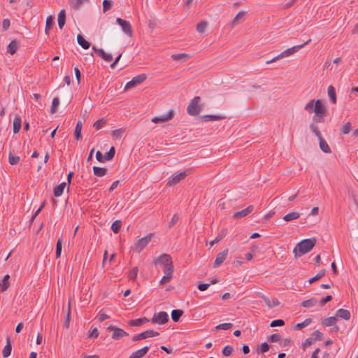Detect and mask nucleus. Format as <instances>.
<instances>
[{
  "instance_id": "obj_56",
  "label": "nucleus",
  "mask_w": 358,
  "mask_h": 358,
  "mask_svg": "<svg viewBox=\"0 0 358 358\" xmlns=\"http://www.w3.org/2000/svg\"><path fill=\"white\" fill-rule=\"evenodd\" d=\"M59 104V98L55 97L52 99L51 109H50V112H51L52 114H54L56 112V108H57V107L58 106Z\"/></svg>"
},
{
  "instance_id": "obj_49",
  "label": "nucleus",
  "mask_w": 358,
  "mask_h": 358,
  "mask_svg": "<svg viewBox=\"0 0 358 358\" xmlns=\"http://www.w3.org/2000/svg\"><path fill=\"white\" fill-rule=\"evenodd\" d=\"M8 162L11 165H16L20 162L19 156H14L11 152L8 155Z\"/></svg>"
},
{
  "instance_id": "obj_37",
  "label": "nucleus",
  "mask_w": 358,
  "mask_h": 358,
  "mask_svg": "<svg viewBox=\"0 0 358 358\" xmlns=\"http://www.w3.org/2000/svg\"><path fill=\"white\" fill-rule=\"evenodd\" d=\"M18 47V43L16 41H12L7 46V52L13 55L15 53Z\"/></svg>"
},
{
  "instance_id": "obj_11",
  "label": "nucleus",
  "mask_w": 358,
  "mask_h": 358,
  "mask_svg": "<svg viewBox=\"0 0 358 358\" xmlns=\"http://www.w3.org/2000/svg\"><path fill=\"white\" fill-rule=\"evenodd\" d=\"M174 115V111L171 109L166 113V114H163L159 116L154 117L153 118H152V122L155 124L166 122L173 119Z\"/></svg>"
},
{
  "instance_id": "obj_40",
  "label": "nucleus",
  "mask_w": 358,
  "mask_h": 358,
  "mask_svg": "<svg viewBox=\"0 0 358 358\" xmlns=\"http://www.w3.org/2000/svg\"><path fill=\"white\" fill-rule=\"evenodd\" d=\"M171 58L174 61L181 60L182 62L187 60L189 58V55L185 53L174 54L171 55Z\"/></svg>"
},
{
  "instance_id": "obj_21",
  "label": "nucleus",
  "mask_w": 358,
  "mask_h": 358,
  "mask_svg": "<svg viewBox=\"0 0 358 358\" xmlns=\"http://www.w3.org/2000/svg\"><path fill=\"white\" fill-rule=\"evenodd\" d=\"M66 185H67L66 182H63L61 184L55 187L53 189L54 196L55 197L60 196L63 194L64 188L66 187Z\"/></svg>"
},
{
  "instance_id": "obj_54",
  "label": "nucleus",
  "mask_w": 358,
  "mask_h": 358,
  "mask_svg": "<svg viewBox=\"0 0 358 358\" xmlns=\"http://www.w3.org/2000/svg\"><path fill=\"white\" fill-rule=\"evenodd\" d=\"M106 121L104 120V118L99 119L96 120L94 124L93 127L96 129H100L104 124H106Z\"/></svg>"
},
{
  "instance_id": "obj_22",
  "label": "nucleus",
  "mask_w": 358,
  "mask_h": 358,
  "mask_svg": "<svg viewBox=\"0 0 358 358\" xmlns=\"http://www.w3.org/2000/svg\"><path fill=\"white\" fill-rule=\"evenodd\" d=\"M318 140L320 148L321 150L324 153H330L331 152V148L327 141L323 138V137L322 136L319 138Z\"/></svg>"
},
{
  "instance_id": "obj_33",
  "label": "nucleus",
  "mask_w": 358,
  "mask_h": 358,
  "mask_svg": "<svg viewBox=\"0 0 358 358\" xmlns=\"http://www.w3.org/2000/svg\"><path fill=\"white\" fill-rule=\"evenodd\" d=\"M352 129V124L350 122H347L341 126L340 134L342 135L348 134Z\"/></svg>"
},
{
  "instance_id": "obj_29",
  "label": "nucleus",
  "mask_w": 358,
  "mask_h": 358,
  "mask_svg": "<svg viewBox=\"0 0 358 358\" xmlns=\"http://www.w3.org/2000/svg\"><path fill=\"white\" fill-rule=\"evenodd\" d=\"M78 43L85 50L88 49L91 44L89 41L85 39L84 36L81 34L77 36Z\"/></svg>"
},
{
  "instance_id": "obj_1",
  "label": "nucleus",
  "mask_w": 358,
  "mask_h": 358,
  "mask_svg": "<svg viewBox=\"0 0 358 358\" xmlns=\"http://www.w3.org/2000/svg\"><path fill=\"white\" fill-rule=\"evenodd\" d=\"M304 109L308 113H315L312 118V122L309 125V128L318 138L322 137V136L317 123L324 122V116L327 113L325 106L322 103V101L320 99H312L306 103Z\"/></svg>"
},
{
  "instance_id": "obj_42",
  "label": "nucleus",
  "mask_w": 358,
  "mask_h": 358,
  "mask_svg": "<svg viewBox=\"0 0 358 358\" xmlns=\"http://www.w3.org/2000/svg\"><path fill=\"white\" fill-rule=\"evenodd\" d=\"M62 241H63V238H62V236H61L57 241V245H56V254H55V256H56V258L58 259L61 257V253H62Z\"/></svg>"
},
{
  "instance_id": "obj_44",
  "label": "nucleus",
  "mask_w": 358,
  "mask_h": 358,
  "mask_svg": "<svg viewBox=\"0 0 358 358\" xmlns=\"http://www.w3.org/2000/svg\"><path fill=\"white\" fill-rule=\"evenodd\" d=\"M312 322L311 318H306L303 322L296 324L295 326L296 330H301L303 328L307 327Z\"/></svg>"
},
{
  "instance_id": "obj_50",
  "label": "nucleus",
  "mask_w": 358,
  "mask_h": 358,
  "mask_svg": "<svg viewBox=\"0 0 358 358\" xmlns=\"http://www.w3.org/2000/svg\"><path fill=\"white\" fill-rule=\"evenodd\" d=\"M124 132V129L123 128L113 130L112 131V136L115 139H120L122 137Z\"/></svg>"
},
{
  "instance_id": "obj_34",
  "label": "nucleus",
  "mask_w": 358,
  "mask_h": 358,
  "mask_svg": "<svg viewBox=\"0 0 358 358\" xmlns=\"http://www.w3.org/2000/svg\"><path fill=\"white\" fill-rule=\"evenodd\" d=\"M183 310L180 309H175L171 312V318L173 322H178L181 316L183 315Z\"/></svg>"
},
{
  "instance_id": "obj_4",
  "label": "nucleus",
  "mask_w": 358,
  "mask_h": 358,
  "mask_svg": "<svg viewBox=\"0 0 358 358\" xmlns=\"http://www.w3.org/2000/svg\"><path fill=\"white\" fill-rule=\"evenodd\" d=\"M201 101L200 96H194L187 106V111L189 115L195 116L200 113L202 106L199 105Z\"/></svg>"
},
{
  "instance_id": "obj_16",
  "label": "nucleus",
  "mask_w": 358,
  "mask_h": 358,
  "mask_svg": "<svg viewBox=\"0 0 358 358\" xmlns=\"http://www.w3.org/2000/svg\"><path fill=\"white\" fill-rule=\"evenodd\" d=\"M253 206L250 205L246 208L235 213L234 215V217L237 220L244 217L249 215L253 210Z\"/></svg>"
},
{
  "instance_id": "obj_45",
  "label": "nucleus",
  "mask_w": 358,
  "mask_h": 358,
  "mask_svg": "<svg viewBox=\"0 0 358 358\" xmlns=\"http://www.w3.org/2000/svg\"><path fill=\"white\" fill-rule=\"evenodd\" d=\"M115 154V149L113 146H112L110 148L109 151L107 152L106 153H105L103 158L106 161H110L114 157Z\"/></svg>"
},
{
  "instance_id": "obj_24",
  "label": "nucleus",
  "mask_w": 358,
  "mask_h": 358,
  "mask_svg": "<svg viewBox=\"0 0 358 358\" xmlns=\"http://www.w3.org/2000/svg\"><path fill=\"white\" fill-rule=\"evenodd\" d=\"M148 322L149 320L147 317H144L142 318L129 320V325L131 327H139Z\"/></svg>"
},
{
  "instance_id": "obj_10",
  "label": "nucleus",
  "mask_w": 358,
  "mask_h": 358,
  "mask_svg": "<svg viewBox=\"0 0 358 358\" xmlns=\"http://www.w3.org/2000/svg\"><path fill=\"white\" fill-rule=\"evenodd\" d=\"M116 22L122 27L123 32L126 35H127L129 36H132L133 31H132L131 25L129 23V22H128L125 20H123L120 17H117L116 19Z\"/></svg>"
},
{
  "instance_id": "obj_7",
  "label": "nucleus",
  "mask_w": 358,
  "mask_h": 358,
  "mask_svg": "<svg viewBox=\"0 0 358 358\" xmlns=\"http://www.w3.org/2000/svg\"><path fill=\"white\" fill-rule=\"evenodd\" d=\"M159 335V333L152 329L145 331L141 334L134 335L132 338L133 341H138L150 337H155Z\"/></svg>"
},
{
  "instance_id": "obj_38",
  "label": "nucleus",
  "mask_w": 358,
  "mask_h": 358,
  "mask_svg": "<svg viewBox=\"0 0 358 358\" xmlns=\"http://www.w3.org/2000/svg\"><path fill=\"white\" fill-rule=\"evenodd\" d=\"M81 130H82V122H81V121H78L76 125L75 130H74V136H75L76 139L80 140L82 138Z\"/></svg>"
},
{
  "instance_id": "obj_32",
  "label": "nucleus",
  "mask_w": 358,
  "mask_h": 358,
  "mask_svg": "<svg viewBox=\"0 0 358 358\" xmlns=\"http://www.w3.org/2000/svg\"><path fill=\"white\" fill-rule=\"evenodd\" d=\"M108 169L106 167H98V166H94L93 167V171L94 176L97 177H103L106 174Z\"/></svg>"
},
{
  "instance_id": "obj_2",
  "label": "nucleus",
  "mask_w": 358,
  "mask_h": 358,
  "mask_svg": "<svg viewBox=\"0 0 358 358\" xmlns=\"http://www.w3.org/2000/svg\"><path fill=\"white\" fill-rule=\"evenodd\" d=\"M316 244V238H307L299 242L293 250L295 257H301V255L310 252Z\"/></svg>"
},
{
  "instance_id": "obj_35",
  "label": "nucleus",
  "mask_w": 358,
  "mask_h": 358,
  "mask_svg": "<svg viewBox=\"0 0 358 358\" xmlns=\"http://www.w3.org/2000/svg\"><path fill=\"white\" fill-rule=\"evenodd\" d=\"M299 217H300L299 213L293 211V212L289 213L288 214L285 215L283 217V220L286 222H289V221H292L294 220H296Z\"/></svg>"
},
{
  "instance_id": "obj_62",
  "label": "nucleus",
  "mask_w": 358,
  "mask_h": 358,
  "mask_svg": "<svg viewBox=\"0 0 358 358\" xmlns=\"http://www.w3.org/2000/svg\"><path fill=\"white\" fill-rule=\"evenodd\" d=\"M10 25V21L9 19L6 18L3 20L2 22V31H6L8 29Z\"/></svg>"
},
{
  "instance_id": "obj_3",
  "label": "nucleus",
  "mask_w": 358,
  "mask_h": 358,
  "mask_svg": "<svg viewBox=\"0 0 358 358\" xmlns=\"http://www.w3.org/2000/svg\"><path fill=\"white\" fill-rule=\"evenodd\" d=\"M310 41H311V39H309L303 44L294 45L290 48H288V49L285 50V51L282 52L280 54H279L276 57H274L273 58H272L271 60L266 61V63L270 64V63L274 62L280 59H282V58H284L286 57H289V56L293 55L294 53L298 52L299 50L303 48L306 45L308 44Z\"/></svg>"
},
{
  "instance_id": "obj_63",
  "label": "nucleus",
  "mask_w": 358,
  "mask_h": 358,
  "mask_svg": "<svg viewBox=\"0 0 358 358\" xmlns=\"http://www.w3.org/2000/svg\"><path fill=\"white\" fill-rule=\"evenodd\" d=\"M313 336H314L313 339H315V341H322L323 338V334L319 330H315L313 333Z\"/></svg>"
},
{
  "instance_id": "obj_61",
  "label": "nucleus",
  "mask_w": 358,
  "mask_h": 358,
  "mask_svg": "<svg viewBox=\"0 0 358 358\" xmlns=\"http://www.w3.org/2000/svg\"><path fill=\"white\" fill-rule=\"evenodd\" d=\"M173 271H174L173 265H171L169 267H166V268H163V271H164L165 275H169V276L173 277Z\"/></svg>"
},
{
  "instance_id": "obj_58",
  "label": "nucleus",
  "mask_w": 358,
  "mask_h": 358,
  "mask_svg": "<svg viewBox=\"0 0 358 358\" xmlns=\"http://www.w3.org/2000/svg\"><path fill=\"white\" fill-rule=\"evenodd\" d=\"M270 345L267 343L264 342L260 345L259 348L258 349V352L262 354L265 353L268 351Z\"/></svg>"
},
{
  "instance_id": "obj_43",
  "label": "nucleus",
  "mask_w": 358,
  "mask_h": 358,
  "mask_svg": "<svg viewBox=\"0 0 358 358\" xmlns=\"http://www.w3.org/2000/svg\"><path fill=\"white\" fill-rule=\"evenodd\" d=\"M9 278L10 275L8 274L3 276L2 282H1L2 284L1 292L6 291L10 287Z\"/></svg>"
},
{
  "instance_id": "obj_39",
  "label": "nucleus",
  "mask_w": 358,
  "mask_h": 358,
  "mask_svg": "<svg viewBox=\"0 0 358 358\" xmlns=\"http://www.w3.org/2000/svg\"><path fill=\"white\" fill-rule=\"evenodd\" d=\"M226 234H227V229H222L220 231V232L219 233V234L217 235V236L210 243V245L212 246L215 243H219L224 237H225Z\"/></svg>"
},
{
  "instance_id": "obj_31",
  "label": "nucleus",
  "mask_w": 358,
  "mask_h": 358,
  "mask_svg": "<svg viewBox=\"0 0 358 358\" xmlns=\"http://www.w3.org/2000/svg\"><path fill=\"white\" fill-rule=\"evenodd\" d=\"M54 24H55L54 17H52V15L47 17L46 21H45V34H47V35L49 34V31L52 29Z\"/></svg>"
},
{
  "instance_id": "obj_60",
  "label": "nucleus",
  "mask_w": 358,
  "mask_h": 358,
  "mask_svg": "<svg viewBox=\"0 0 358 358\" xmlns=\"http://www.w3.org/2000/svg\"><path fill=\"white\" fill-rule=\"evenodd\" d=\"M233 352V348L230 345H227L222 349V354L225 357H229Z\"/></svg>"
},
{
  "instance_id": "obj_17",
  "label": "nucleus",
  "mask_w": 358,
  "mask_h": 358,
  "mask_svg": "<svg viewBox=\"0 0 358 358\" xmlns=\"http://www.w3.org/2000/svg\"><path fill=\"white\" fill-rule=\"evenodd\" d=\"M199 118L203 122H208V121H218L221 120H224L226 118L224 115H205L200 116Z\"/></svg>"
},
{
  "instance_id": "obj_20",
  "label": "nucleus",
  "mask_w": 358,
  "mask_h": 358,
  "mask_svg": "<svg viewBox=\"0 0 358 358\" xmlns=\"http://www.w3.org/2000/svg\"><path fill=\"white\" fill-rule=\"evenodd\" d=\"M58 26L60 29H62L66 23V10L62 9L58 14Z\"/></svg>"
},
{
  "instance_id": "obj_23",
  "label": "nucleus",
  "mask_w": 358,
  "mask_h": 358,
  "mask_svg": "<svg viewBox=\"0 0 358 358\" xmlns=\"http://www.w3.org/2000/svg\"><path fill=\"white\" fill-rule=\"evenodd\" d=\"M261 297L269 308L275 307L280 305V301L275 298H273L272 299V300H270L269 298L266 297L264 295H262Z\"/></svg>"
},
{
  "instance_id": "obj_9",
  "label": "nucleus",
  "mask_w": 358,
  "mask_h": 358,
  "mask_svg": "<svg viewBox=\"0 0 358 358\" xmlns=\"http://www.w3.org/2000/svg\"><path fill=\"white\" fill-rule=\"evenodd\" d=\"M146 78L147 77L145 74H140L134 77L130 81L127 83L124 87V90H127L137 86L145 80Z\"/></svg>"
},
{
  "instance_id": "obj_14",
  "label": "nucleus",
  "mask_w": 358,
  "mask_h": 358,
  "mask_svg": "<svg viewBox=\"0 0 358 358\" xmlns=\"http://www.w3.org/2000/svg\"><path fill=\"white\" fill-rule=\"evenodd\" d=\"M228 255V249H225L222 250V252H219L214 262V266L217 267L222 264L224 261L226 259L227 256Z\"/></svg>"
},
{
  "instance_id": "obj_55",
  "label": "nucleus",
  "mask_w": 358,
  "mask_h": 358,
  "mask_svg": "<svg viewBox=\"0 0 358 358\" xmlns=\"http://www.w3.org/2000/svg\"><path fill=\"white\" fill-rule=\"evenodd\" d=\"M268 342L275 343L281 340V336L279 334H273L268 337Z\"/></svg>"
},
{
  "instance_id": "obj_25",
  "label": "nucleus",
  "mask_w": 358,
  "mask_h": 358,
  "mask_svg": "<svg viewBox=\"0 0 358 358\" xmlns=\"http://www.w3.org/2000/svg\"><path fill=\"white\" fill-rule=\"evenodd\" d=\"M328 96L330 99V101L332 103L336 104V92L334 87L333 85H329L327 88Z\"/></svg>"
},
{
  "instance_id": "obj_30",
  "label": "nucleus",
  "mask_w": 358,
  "mask_h": 358,
  "mask_svg": "<svg viewBox=\"0 0 358 358\" xmlns=\"http://www.w3.org/2000/svg\"><path fill=\"white\" fill-rule=\"evenodd\" d=\"M336 316L329 317L322 320V324L324 327L334 326L336 323Z\"/></svg>"
},
{
  "instance_id": "obj_6",
  "label": "nucleus",
  "mask_w": 358,
  "mask_h": 358,
  "mask_svg": "<svg viewBox=\"0 0 358 358\" xmlns=\"http://www.w3.org/2000/svg\"><path fill=\"white\" fill-rule=\"evenodd\" d=\"M154 264L155 265L160 264L162 265L163 268L166 267H169L171 265H173L172 258L170 255L169 254H162L159 257H157L156 259L154 260Z\"/></svg>"
},
{
  "instance_id": "obj_12",
  "label": "nucleus",
  "mask_w": 358,
  "mask_h": 358,
  "mask_svg": "<svg viewBox=\"0 0 358 358\" xmlns=\"http://www.w3.org/2000/svg\"><path fill=\"white\" fill-rule=\"evenodd\" d=\"M108 329L110 331H113L112 334V338L114 340H120L124 336H128V333H127L124 330L122 329L118 328L115 326H110L108 327Z\"/></svg>"
},
{
  "instance_id": "obj_27",
  "label": "nucleus",
  "mask_w": 358,
  "mask_h": 358,
  "mask_svg": "<svg viewBox=\"0 0 358 358\" xmlns=\"http://www.w3.org/2000/svg\"><path fill=\"white\" fill-rule=\"evenodd\" d=\"M350 312L348 310L340 308L336 312V317H341L345 320L350 319Z\"/></svg>"
},
{
  "instance_id": "obj_8",
  "label": "nucleus",
  "mask_w": 358,
  "mask_h": 358,
  "mask_svg": "<svg viewBox=\"0 0 358 358\" xmlns=\"http://www.w3.org/2000/svg\"><path fill=\"white\" fill-rule=\"evenodd\" d=\"M169 320V315L164 311H161L157 314L155 313L151 320L152 323L164 324Z\"/></svg>"
},
{
  "instance_id": "obj_52",
  "label": "nucleus",
  "mask_w": 358,
  "mask_h": 358,
  "mask_svg": "<svg viewBox=\"0 0 358 358\" xmlns=\"http://www.w3.org/2000/svg\"><path fill=\"white\" fill-rule=\"evenodd\" d=\"M113 5V1L111 0H103V12L106 13L109 10Z\"/></svg>"
},
{
  "instance_id": "obj_51",
  "label": "nucleus",
  "mask_w": 358,
  "mask_h": 358,
  "mask_svg": "<svg viewBox=\"0 0 358 358\" xmlns=\"http://www.w3.org/2000/svg\"><path fill=\"white\" fill-rule=\"evenodd\" d=\"M138 271V267H134L128 274L129 279L132 281H134L137 277Z\"/></svg>"
},
{
  "instance_id": "obj_47",
  "label": "nucleus",
  "mask_w": 358,
  "mask_h": 358,
  "mask_svg": "<svg viewBox=\"0 0 358 358\" xmlns=\"http://www.w3.org/2000/svg\"><path fill=\"white\" fill-rule=\"evenodd\" d=\"M317 301L315 298H311L310 299L303 301L301 303V306L304 308H310L315 305V303Z\"/></svg>"
},
{
  "instance_id": "obj_64",
  "label": "nucleus",
  "mask_w": 358,
  "mask_h": 358,
  "mask_svg": "<svg viewBox=\"0 0 358 358\" xmlns=\"http://www.w3.org/2000/svg\"><path fill=\"white\" fill-rule=\"evenodd\" d=\"M332 300V296L331 295H327V296L322 298L320 301V306H324L327 303L331 301Z\"/></svg>"
},
{
  "instance_id": "obj_53",
  "label": "nucleus",
  "mask_w": 358,
  "mask_h": 358,
  "mask_svg": "<svg viewBox=\"0 0 358 358\" xmlns=\"http://www.w3.org/2000/svg\"><path fill=\"white\" fill-rule=\"evenodd\" d=\"M233 327L232 323H222L215 327V329L228 330Z\"/></svg>"
},
{
  "instance_id": "obj_46",
  "label": "nucleus",
  "mask_w": 358,
  "mask_h": 358,
  "mask_svg": "<svg viewBox=\"0 0 358 358\" xmlns=\"http://www.w3.org/2000/svg\"><path fill=\"white\" fill-rule=\"evenodd\" d=\"M122 222L121 220H115L111 225V230L115 233L117 234L121 228Z\"/></svg>"
},
{
  "instance_id": "obj_19",
  "label": "nucleus",
  "mask_w": 358,
  "mask_h": 358,
  "mask_svg": "<svg viewBox=\"0 0 358 358\" xmlns=\"http://www.w3.org/2000/svg\"><path fill=\"white\" fill-rule=\"evenodd\" d=\"M12 352V344L9 337L6 338V345L2 350V356L4 358L8 357Z\"/></svg>"
},
{
  "instance_id": "obj_5",
  "label": "nucleus",
  "mask_w": 358,
  "mask_h": 358,
  "mask_svg": "<svg viewBox=\"0 0 358 358\" xmlns=\"http://www.w3.org/2000/svg\"><path fill=\"white\" fill-rule=\"evenodd\" d=\"M153 233H150L147 234L145 237L139 239L136 243L134 249L138 252H141L150 242L152 237L153 236Z\"/></svg>"
},
{
  "instance_id": "obj_59",
  "label": "nucleus",
  "mask_w": 358,
  "mask_h": 358,
  "mask_svg": "<svg viewBox=\"0 0 358 358\" xmlns=\"http://www.w3.org/2000/svg\"><path fill=\"white\" fill-rule=\"evenodd\" d=\"M178 220H179V215H178V213H175V214L173 215V217H172V218H171V221L169 222V228L173 227L176 224H177V222H178Z\"/></svg>"
},
{
  "instance_id": "obj_18",
  "label": "nucleus",
  "mask_w": 358,
  "mask_h": 358,
  "mask_svg": "<svg viewBox=\"0 0 358 358\" xmlns=\"http://www.w3.org/2000/svg\"><path fill=\"white\" fill-rule=\"evenodd\" d=\"M150 347L149 346H145L142 348L141 349H139L131 354V355L129 357V358H142L144 357L148 352L149 351Z\"/></svg>"
},
{
  "instance_id": "obj_41",
  "label": "nucleus",
  "mask_w": 358,
  "mask_h": 358,
  "mask_svg": "<svg viewBox=\"0 0 358 358\" xmlns=\"http://www.w3.org/2000/svg\"><path fill=\"white\" fill-rule=\"evenodd\" d=\"M325 273H326V270L322 269L315 276H313V278L309 279V281H308L309 283L312 284V283L320 280L322 277L324 276Z\"/></svg>"
},
{
  "instance_id": "obj_26",
  "label": "nucleus",
  "mask_w": 358,
  "mask_h": 358,
  "mask_svg": "<svg viewBox=\"0 0 358 358\" xmlns=\"http://www.w3.org/2000/svg\"><path fill=\"white\" fill-rule=\"evenodd\" d=\"M21 117L20 115L17 114L15 116L14 120H13V133L17 134L20 129H21Z\"/></svg>"
},
{
  "instance_id": "obj_15",
  "label": "nucleus",
  "mask_w": 358,
  "mask_h": 358,
  "mask_svg": "<svg viewBox=\"0 0 358 358\" xmlns=\"http://www.w3.org/2000/svg\"><path fill=\"white\" fill-rule=\"evenodd\" d=\"M92 50L106 62H111L113 60L112 55L110 54L105 52V51L103 49L97 48L96 47L93 46Z\"/></svg>"
},
{
  "instance_id": "obj_36",
  "label": "nucleus",
  "mask_w": 358,
  "mask_h": 358,
  "mask_svg": "<svg viewBox=\"0 0 358 358\" xmlns=\"http://www.w3.org/2000/svg\"><path fill=\"white\" fill-rule=\"evenodd\" d=\"M246 12L241 10L239 11L236 16L232 19L231 24L234 26L236 25L239 21L242 20L245 15Z\"/></svg>"
},
{
  "instance_id": "obj_57",
  "label": "nucleus",
  "mask_w": 358,
  "mask_h": 358,
  "mask_svg": "<svg viewBox=\"0 0 358 358\" xmlns=\"http://www.w3.org/2000/svg\"><path fill=\"white\" fill-rule=\"evenodd\" d=\"M284 325H285V321L282 319L274 320L270 324V326L271 327H282Z\"/></svg>"
},
{
  "instance_id": "obj_13",
  "label": "nucleus",
  "mask_w": 358,
  "mask_h": 358,
  "mask_svg": "<svg viewBox=\"0 0 358 358\" xmlns=\"http://www.w3.org/2000/svg\"><path fill=\"white\" fill-rule=\"evenodd\" d=\"M192 173V169H187L182 171H178L172 174L169 178V179H184L186 177L190 176Z\"/></svg>"
},
{
  "instance_id": "obj_28",
  "label": "nucleus",
  "mask_w": 358,
  "mask_h": 358,
  "mask_svg": "<svg viewBox=\"0 0 358 358\" xmlns=\"http://www.w3.org/2000/svg\"><path fill=\"white\" fill-rule=\"evenodd\" d=\"M90 0H69L71 8L75 10L79 9L84 3L89 2Z\"/></svg>"
},
{
  "instance_id": "obj_48",
  "label": "nucleus",
  "mask_w": 358,
  "mask_h": 358,
  "mask_svg": "<svg viewBox=\"0 0 358 358\" xmlns=\"http://www.w3.org/2000/svg\"><path fill=\"white\" fill-rule=\"evenodd\" d=\"M207 26H208V23L206 22L201 21L197 24L196 31L199 33H203L206 31Z\"/></svg>"
}]
</instances>
